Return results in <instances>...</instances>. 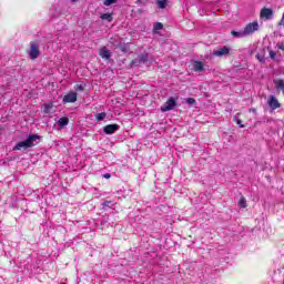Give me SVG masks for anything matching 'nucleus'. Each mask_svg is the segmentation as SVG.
Returning a JSON list of instances; mask_svg holds the SVG:
<instances>
[{
	"label": "nucleus",
	"instance_id": "obj_21",
	"mask_svg": "<svg viewBox=\"0 0 284 284\" xmlns=\"http://www.w3.org/2000/svg\"><path fill=\"white\" fill-rule=\"evenodd\" d=\"M153 30H163V23L155 22L154 26H153Z\"/></svg>",
	"mask_w": 284,
	"mask_h": 284
},
{
	"label": "nucleus",
	"instance_id": "obj_18",
	"mask_svg": "<svg viewBox=\"0 0 284 284\" xmlns=\"http://www.w3.org/2000/svg\"><path fill=\"white\" fill-rule=\"evenodd\" d=\"M105 116H108L106 112H102V113H98L95 115L97 121H103L105 119Z\"/></svg>",
	"mask_w": 284,
	"mask_h": 284
},
{
	"label": "nucleus",
	"instance_id": "obj_26",
	"mask_svg": "<svg viewBox=\"0 0 284 284\" xmlns=\"http://www.w3.org/2000/svg\"><path fill=\"white\" fill-rule=\"evenodd\" d=\"M256 57H257L258 61H261V63H265V58L263 55L257 54Z\"/></svg>",
	"mask_w": 284,
	"mask_h": 284
},
{
	"label": "nucleus",
	"instance_id": "obj_30",
	"mask_svg": "<svg viewBox=\"0 0 284 284\" xmlns=\"http://www.w3.org/2000/svg\"><path fill=\"white\" fill-rule=\"evenodd\" d=\"M72 1V3H74V1H77V0H71Z\"/></svg>",
	"mask_w": 284,
	"mask_h": 284
},
{
	"label": "nucleus",
	"instance_id": "obj_9",
	"mask_svg": "<svg viewBox=\"0 0 284 284\" xmlns=\"http://www.w3.org/2000/svg\"><path fill=\"white\" fill-rule=\"evenodd\" d=\"M119 124H109L103 128L104 134H114L115 132H119Z\"/></svg>",
	"mask_w": 284,
	"mask_h": 284
},
{
	"label": "nucleus",
	"instance_id": "obj_6",
	"mask_svg": "<svg viewBox=\"0 0 284 284\" xmlns=\"http://www.w3.org/2000/svg\"><path fill=\"white\" fill-rule=\"evenodd\" d=\"M267 105L271 108V110H278L281 108V103L278 102V99L274 95H270L267 100Z\"/></svg>",
	"mask_w": 284,
	"mask_h": 284
},
{
	"label": "nucleus",
	"instance_id": "obj_1",
	"mask_svg": "<svg viewBox=\"0 0 284 284\" xmlns=\"http://www.w3.org/2000/svg\"><path fill=\"white\" fill-rule=\"evenodd\" d=\"M40 136L37 134L28 135V138L24 141L18 142L13 150H28L29 148H34L37 145V141H39Z\"/></svg>",
	"mask_w": 284,
	"mask_h": 284
},
{
	"label": "nucleus",
	"instance_id": "obj_8",
	"mask_svg": "<svg viewBox=\"0 0 284 284\" xmlns=\"http://www.w3.org/2000/svg\"><path fill=\"white\" fill-rule=\"evenodd\" d=\"M191 68H192V70H194V72H204L205 71V64H203V62H201V61H193L191 63Z\"/></svg>",
	"mask_w": 284,
	"mask_h": 284
},
{
	"label": "nucleus",
	"instance_id": "obj_16",
	"mask_svg": "<svg viewBox=\"0 0 284 284\" xmlns=\"http://www.w3.org/2000/svg\"><path fill=\"white\" fill-rule=\"evenodd\" d=\"M268 54H270V59H272V61H281V57L276 58V52H274L273 50H268Z\"/></svg>",
	"mask_w": 284,
	"mask_h": 284
},
{
	"label": "nucleus",
	"instance_id": "obj_22",
	"mask_svg": "<svg viewBox=\"0 0 284 284\" xmlns=\"http://www.w3.org/2000/svg\"><path fill=\"white\" fill-rule=\"evenodd\" d=\"M75 90L77 92H83V90H85V85H83V83L77 84Z\"/></svg>",
	"mask_w": 284,
	"mask_h": 284
},
{
	"label": "nucleus",
	"instance_id": "obj_15",
	"mask_svg": "<svg viewBox=\"0 0 284 284\" xmlns=\"http://www.w3.org/2000/svg\"><path fill=\"white\" fill-rule=\"evenodd\" d=\"M274 85L275 88H277V90H282L284 94V80L282 79L274 80Z\"/></svg>",
	"mask_w": 284,
	"mask_h": 284
},
{
	"label": "nucleus",
	"instance_id": "obj_20",
	"mask_svg": "<svg viewBox=\"0 0 284 284\" xmlns=\"http://www.w3.org/2000/svg\"><path fill=\"white\" fill-rule=\"evenodd\" d=\"M100 18L102 21H112V16L110 13H104Z\"/></svg>",
	"mask_w": 284,
	"mask_h": 284
},
{
	"label": "nucleus",
	"instance_id": "obj_17",
	"mask_svg": "<svg viewBox=\"0 0 284 284\" xmlns=\"http://www.w3.org/2000/svg\"><path fill=\"white\" fill-rule=\"evenodd\" d=\"M168 6V0H158V8L163 10Z\"/></svg>",
	"mask_w": 284,
	"mask_h": 284
},
{
	"label": "nucleus",
	"instance_id": "obj_7",
	"mask_svg": "<svg viewBox=\"0 0 284 284\" xmlns=\"http://www.w3.org/2000/svg\"><path fill=\"white\" fill-rule=\"evenodd\" d=\"M150 59V54L148 52H144L138 57V59L132 61V65H139V63H148V60Z\"/></svg>",
	"mask_w": 284,
	"mask_h": 284
},
{
	"label": "nucleus",
	"instance_id": "obj_5",
	"mask_svg": "<svg viewBox=\"0 0 284 284\" xmlns=\"http://www.w3.org/2000/svg\"><path fill=\"white\" fill-rule=\"evenodd\" d=\"M173 108H176V100L171 97L169 100L161 106V112H170Z\"/></svg>",
	"mask_w": 284,
	"mask_h": 284
},
{
	"label": "nucleus",
	"instance_id": "obj_2",
	"mask_svg": "<svg viewBox=\"0 0 284 284\" xmlns=\"http://www.w3.org/2000/svg\"><path fill=\"white\" fill-rule=\"evenodd\" d=\"M260 29L261 27L258 26V21H253L245 26L244 32L246 37H252V34H254V32H258Z\"/></svg>",
	"mask_w": 284,
	"mask_h": 284
},
{
	"label": "nucleus",
	"instance_id": "obj_19",
	"mask_svg": "<svg viewBox=\"0 0 284 284\" xmlns=\"http://www.w3.org/2000/svg\"><path fill=\"white\" fill-rule=\"evenodd\" d=\"M239 205L240 207H247V200H245V197H241L239 201Z\"/></svg>",
	"mask_w": 284,
	"mask_h": 284
},
{
	"label": "nucleus",
	"instance_id": "obj_4",
	"mask_svg": "<svg viewBox=\"0 0 284 284\" xmlns=\"http://www.w3.org/2000/svg\"><path fill=\"white\" fill-rule=\"evenodd\" d=\"M41 54V51L39 50V43L31 42L30 43V50H29V57L30 59H39V55Z\"/></svg>",
	"mask_w": 284,
	"mask_h": 284
},
{
	"label": "nucleus",
	"instance_id": "obj_29",
	"mask_svg": "<svg viewBox=\"0 0 284 284\" xmlns=\"http://www.w3.org/2000/svg\"><path fill=\"white\" fill-rule=\"evenodd\" d=\"M110 176H112L110 173H105V174L103 175L104 179H110Z\"/></svg>",
	"mask_w": 284,
	"mask_h": 284
},
{
	"label": "nucleus",
	"instance_id": "obj_23",
	"mask_svg": "<svg viewBox=\"0 0 284 284\" xmlns=\"http://www.w3.org/2000/svg\"><path fill=\"white\" fill-rule=\"evenodd\" d=\"M186 103L187 105H194V103H196V100H194V98H187Z\"/></svg>",
	"mask_w": 284,
	"mask_h": 284
},
{
	"label": "nucleus",
	"instance_id": "obj_3",
	"mask_svg": "<svg viewBox=\"0 0 284 284\" xmlns=\"http://www.w3.org/2000/svg\"><path fill=\"white\" fill-rule=\"evenodd\" d=\"M230 52H232V48L224 45L220 49H216L212 52L213 57H219L220 59H223V57H230Z\"/></svg>",
	"mask_w": 284,
	"mask_h": 284
},
{
	"label": "nucleus",
	"instance_id": "obj_24",
	"mask_svg": "<svg viewBox=\"0 0 284 284\" xmlns=\"http://www.w3.org/2000/svg\"><path fill=\"white\" fill-rule=\"evenodd\" d=\"M118 0H104V6H112V3H116Z\"/></svg>",
	"mask_w": 284,
	"mask_h": 284
},
{
	"label": "nucleus",
	"instance_id": "obj_25",
	"mask_svg": "<svg viewBox=\"0 0 284 284\" xmlns=\"http://www.w3.org/2000/svg\"><path fill=\"white\" fill-rule=\"evenodd\" d=\"M276 48L278 50H282V52H284V42H277Z\"/></svg>",
	"mask_w": 284,
	"mask_h": 284
},
{
	"label": "nucleus",
	"instance_id": "obj_28",
	"mask_svg": "<svg viewBox=\"0 0 284 284\" xmlns=\"http://www.w3.org/2000/svg\"><path fill=\"white\" fill-rule=\"evenodd\" d=\"M236 123H237V125H240V128H245V125H243L241 120H237Z\"/></svg>",
	"mask_w": 284,
	"mask_h": 284
},
{
	"label": "nucleus",
	"instance_id": "obj_27",
	"mask_svg": "<svg viewBox=\"0 0 284 284\" xmlns=\"http://www.w3.org/2000/svg\"><path fill=\"white\" fill-rule=\"evenodd\" d=\"M111 204H112L111 201H105V202L103 203V206H104V207H110Z\"/></svg>",
	"mask_w": 284,
	"mask_h": 284
},
{
	"label": "nucleus",
	"instance_id": "obj_12",
	"mask_svg": "<svg viewBox=\"0 0 284 284\" xmlns=\"http://www.w3.org/2000/svg\"><path fill=\"white\" fill-rule=\"evenodd\" d=\"M231 34H232V37H234L235 39H245V37H247L246 36V33H245V29H243V30H240V31H231Z\"/></svg>",
	"mask_w": 284,
	"mask_h": 284
},
{
	"label": "nucleus",
	"instance_id": "obj_13",
	"mask_svg": "<svg viewBox=\"0 0 284 284\" xmlns=\"http://www.w3.org/2000/svg\"><path fill=\"white\" fill-rule=\"evenodd\" d=\"M100 57H101V59H105V60H108V59H110V50H108V48L106 47H102L101 49H100Z\"/></svg>",
	"mask_w": 284,
	"mask_h": 284
},
{
	"label": "nucleus",
	"instance_id": "obj_10",
	"mask_svg": "<svg viewBox=\"0 0 284 284\" xmlns=\"http://www.w3.org/2000/svg\"><path fill=\"white\" fill-rule=\"evenodd\" d=\"M63 103H77V92H69L63 97Z\"/></svg>",
	"mask_w": 284,
	"mask_h": 284
},
{
	"label": "nucleus",
	"instance_id": "obj_14",
	"mask_svg": "<svg viewBox=\"0 0 284 284\" xmlns=\"http://www.w3.org/2000/svg\"><path fill=\"white\" fill-rule=\"evenodd\" d=\"M68 123H70V119H68L67 116L60 118L57 122V124L59 125L60 129L65 128V125H68Z\"/></svg>",
	"mask_w": 284,
	"mask_h": 284
},
{
	"label": "nucleus",
	"instance_id": "obj_11",
	"mask_svg": "<svg viewBox=\"0 0 284 284\" xmlns=\"http://www.w3.org/2000/svg\"><path fill=\"white\" fill-rule=\"evenodd\" d=\"M272 17H274V11H272V9H270V8H263V9L261 10V18H262V19L270 20V19H272Z\"/></svg>",
	"mask_w": 284,
	"mask_h": 284
}]
</instances>
